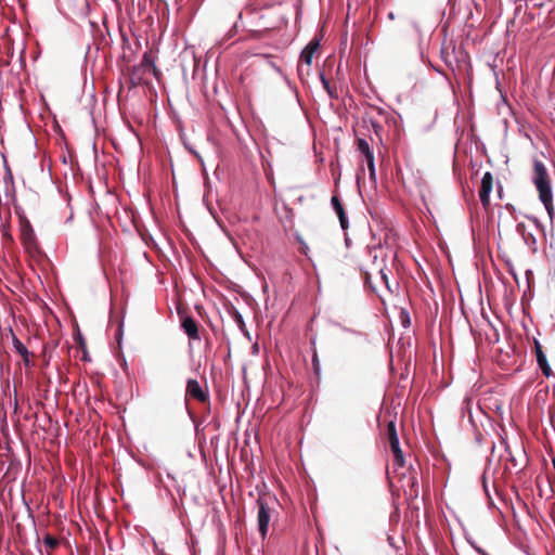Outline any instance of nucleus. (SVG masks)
Returning a JSON list of instances; mask_svg holds the SVG:
<instances>
[{"label": "nucleus", "instance_id": "obj_17", "mask_svg": "<svg viewBox=\"0 0 555 555\" xmlns=\"http://www.w3.org/2000/svg\"><path fill=\"white\" fill-rule=\"evenodd\" d=\"M478 195H479L480 203L486 208V173L483 175V177L480 180Z\"/></svg>", "mask_w": 555, "mask_h": 555}, {"label": "nucleus", "instance_id": "obj_6", "mask_svg": "<svg viewBox=\"0 0 555 555\" xmlns=\"http://www.w3.org/2000/svg\"><path fill=\"white\" fill-rule=\"evenodd\" d=\"M507 347H508L507 351H503V349L500 347H491V349H490V353H491L493 361H495L498 363V365L504 370L508 369L514 361L512 348H511V346H507Z\"/></svg>", "mask_w": 555, "mask_h": 555}, {"label": "nucleus", "instance_id": "obj_10", "mask_svg": "<svg viewBox=\"0 0 555 555\" xmlns=\"http://www.w3.org/2000/svg\"><path fill=\"white\" fill-rule=\"evenodd\" d=\"M534 353L537 357L538 365L541 369L542 373L546 377L551 376V374H552L551 366L548 365L546 356L544 354V352L542 350L541 344L537 339H534Z\"/></svg>", "mask_w": 555, "mask_h": 555}, {"label": "nucleus", "instance_id": "obj_26", "mask_svg": "<svg viewBox=\"0 0 555 555\" xmlns=\"http://www.w3.org/2000/svg\"><path fill=\"white\" fill-rule=\"evenodd\" d=\"M481 275H482L483 281H486V266L485 264H482V268H481Z\"/></svg>", "mask_w": 555, "mask_h": 555}, {"label": "nucleus", "instance_id": "obj_11", "mask_svg": "<svg viewBox=\"0 0 555 555\" xmlns=\"http://www.w3.org/2000/svg\"><path fill=\"white\" fill-rule=\"evenodd\" d=\"M12 343L15 351L23 358V362L25 366L30 365V352L28 349L22 344V341L12 333Z\"/></svg>", "mask_w": 555, "mask_h": 555}, {"label": "nucleus", "instance_id": "obj_21", "mask_svg": "<svg viewBox=\"0 0 555 555\" xmlns=\"http://www.w3.org/2000/svg\"><path fill=\"white\" fill-rule=\"evenodd\" d=\"M339 218V221H340V225L343 229H347L348 228V223H347V217L346 215L344 216H340L338 217Z\"/></svg>", "mask_w": 555, "mask_h": 555}, {"label": "nucleus", "instance_id": "obj_15", "mask_svg": "<svg viewBox=\"0 0 555 555\" xmlns=\"http://www.w3.org/2000/svg\"><path fill=\"white\" fill-rule=\"evenodd\" d=\"M320 78H321L322 85H323L324 89L326 90L327 94L330 95V98L337 99L338 94H337L336 87L331 86L330 81L325 78V76L323 74L320 75Z\"/></svg>", "mask_w": 555, "mask_h": 555}, {"label": "nucleus", "instance_id": "obj_18", "mask_svg": "<svg viewBox=\"0 0 555 555\" xmlns=\"http://www.w3.org/2000/svg\"><path fill=\"white\" fill-rule=\"evenodd\" d=\"M332 205L338 217L346 215L344 206L337 196L332 197Z\"/></svg>", "mask_w": 555, "mask_h": 555}, {"label": "nucleus", "instance_id": "obj_5", "mask_svg": "<svg viewBox=\"0 0 555 555\" xmlns=\"http://www.w3.org/2000/svg\"><path fill=\"white\" fill-rule=\"evenodd\" d=\"M320 42L317 39H313L308 43V46L302 50L300 55V62L298 64V73L301 75L304 73V65H306V73H309V68L312 64L313 56L315 52L319 50Z\"/></svg>", "mask_w": 555, "mask_h": 555}, {"label": "nucleus", "instance_id": "obj_3", "mask_svg": "<svg viewBox=\"0 0 555 555\" xmlns=\"http://www.w3.org/2000/svg\"><path fill=\"white\" fill-rule=\"evenodd\" d=\"M278 504L276 498L271 493H260L257 499L258 514V529L262 537L266 538L269 524L271 520L272 512L274 511L275 505Z\"/></svg>", "mask_w": 555, "mask_h": 555}, {"label": "nucleus", "instance_id": "obj_27", "mask_svg": "<svg viewBox=\"0 0 555 555\" xmlns=\"http://www.w3.org/2000/svg\"><path fill=\"white\" fill-rule=\"evenodd\" d=\"M490 330H492V331H493V335H494V336H495V338L498 339V332H496V330H495L492 325L490 326Z\"/></svg>", "mask_w": 555, "mask_h": 555}, {"label": "nucleus", "instance_id": "obj_13", "mask_svg": "<svg viewBox=\"0 0 555 555\" xmlns=\"http://www.w3.org/2000/svg\"><path fill=\"white\" fill-rule=\"evenodd\" d=\"M138 66H142V69L145 72L149 69L153 73L155 77H158L159 70L156 67L155 63L153 62L150 53L145 52L140 64Z\"/></svg>", "mask_w": 555, "mask_h": 555}, {"label": "nucleus", "instance_id": "obj_33", "mask_svg": "<svg viewBox=\"0 0 555 555\" xmlns=\"http://www.w3.org/2000/svg\"><path fill=\"white\" fill-rule=\"evenodd\" d=\"M478 552L482 555H485V552L481 548H478Z\"/></svg>", "mask_w": 555, "mask_h": 555}, {"label": "nucleus", "instance_id": "obj_24", "mask_svg": "<svg viewBox=\"0 0 555 555\" xmlns=\"http://www.w3.org/2000/svg\"><path fill=\"white\" fill-rule=\"evenodd\" d=\"M495 405V413H498L499 415H502V405L500 403H494Z\"/></svg>", "mask_w": 555, "mask_h": 555}, {"label": "nucleus", "instance_id": "obj_29", "mask_svg": "<svg viewBox=\"0 0 555 555\" xmlns=\"http://www.w3.org/2000/svg\"><path fill=\"white\" fill-rule=\"evenodd\" d=\"M402 322H403L404 325H406V324L409 325L410 324V320H409L408 317H405V319Z\"/></svg>", "mask_w": 555, "mask_h": 555}, {"label": "nucleus", "instance_id": "obj_34", "mask_svg": "<svg viewBox=\"0 0 555 555\" xmlns=\"http://www.w3.org/2000/svg\"><path fill=\"white\" fill-rule=\"evenodd\" d=\"M487 339L490 340V334L488 333Z\"/></svg>", "mask_w": 555, "mask_h": 555}, {"label": "nucleus", "instance_id": "obj_4", "mask_svg": "<svg viewBox=\"0 0 555 555\" xmlns=\"http://www.w3.org/2000/svg\"><path fill=\"white\" fill-rule=\"evenodd\" d=\"M385 436L388 440L390 450L393 454V464L398 467H403L405 464L402 450L399 444V438L397 434L396 424L393 421H389L385 430Z\"/></svg>", "mask_w": 555, "mask_h": 555}, {"label": "nucleus", "instance_id": "obj_28", "mask_svg": "<svg viewBox=\"0 0 555 555\" xmlns=\"http://www.w3.org/2000/svg\"><path fill=\"white\" fill-rule=\"evenodd\" d=\"M487 504H488V507H491V506H492L491 498H490V495H489V494H488V501H487Z\"/></svg>", "mask_w": 555, "mask_h": 555}, {"label": "nucleus", "instance_id": "obj_2", "mask_svg": "<svg viewBox=\"0 0 555 555\" xmlns=\"http://www.w3.org/2000/svg\"><path fill=\"white\" fill-rule=\"evenodd\" d=\"M20 238L23 247L26 253L35 260L39 261L43 257V253L40 249L38 244L35 231L29 222V220L25 217V215L20 214Z\"/></svg>", "mask_w": 555, "mask_h": 555}, {"label": "nucleus", "instance_id": "obj_7", "mask_svg": "<svg viewBox=\"0 0 555 555\" xmlns=\"http://www.w3.org/2000/svg\"><path fill=\"white\" fill-rule=\"evenodd\" d=\"M185 395L186 397L193 398L202 403L208 402L209 400L207 391H205L201 387L199 383L193 378H190L186 383Z\"/></svg>", "mask_w": 555, "mask_h": 555}, {"label": "nucleus", "instance_id": "obj_14", "mask_svg": "<svg viewBox=\"0 0 555 555\" xmlns=\"http://www.w3.org/2000/svg\"><path fill=\"white\" fill-rule=\"evenodd\" d=\"M373 263L375 264L374 271L379 275V279L384 282L385 286L390 293H393L395 291L391 288L387 274L385 272V269L383 266L377 263V257L374 256Z\"/></svg>", "mask_w": 555, "mask_h": 555}, {"label": "nucleus", "instance_id": "obj_19", "mask_svg": "<svg viewBox=\"0 0 555 555\" xmlns=\"http://www.w3.org/2000/svg\"><path fill=\"white\" fill-rule=\"evenodd\" d=\"M361 273L364 279V283L372 289L375 291V286L371 282L372 271H370L366 267L361 268Z\"/></svg>", "mask_w": 555, "mask_h": 555}, {"label": "nucleus", "instance_id": "obj_1", "mask_svg": "<svg viewBox=\"0 0 555 555\" xmlns=\"http://www.w3.org/2000/svg\"><path fill=\"white\" fill-rule=\"evenodd\" d=\"M532 182L539 193V199L544 205L552 222L555 215V208L553 205L551 179L544 164L539 159L533 160Z\"/></svg>", "mask_w": 555, "mask_h": 555}, {"label": "nucleus", "instance_id": "obj_30", "mask_svg": "<svg viewBox=\"0 0 555 555\" xmlns=\"http://www.w3.org/2000/svg\"><path fill=\"white\" fill-rule=\"evenodd\" d=\"M478 408L480 409V411H481L483 414L486 413L480 402H478Z\"/></svg>", "mask_w": 555, "mask_h": 555}, {"label": "nucleus", "instance_id": "obj_22", "mask_svg": "<svg viewBox=\"0 0 555 555\" xmlns=\"http://www.w3.org/2000/svg\"><path fill=\"white\" fill-rule=\"evenodd\" d=\"M480 482H481L482 489L486 491V469L482 472V474L480 476Z\"/></svg>", "mask_w": 555, "mask_h": 555}, {"label": "nucleus", "instance_id": "obj_32", "mask_svg": "<svg viewBox=\"0 0 555 555\" xmlns=\"http://www.w3.org/2000/svg\"><path fill=\"white\" fill-rule=\"evenodd\" d=\"M480 313H481V315H482V317L485 315V309H483V307H480Z\"/></svg>", "mask_w": 555, "mask_h": 555}, {"label": "nucleus", "instance_id": "obj_8", "mask_svg": "<svg viewBox=\"0 0 555 555\" xmlns=\"http://www.w3.org/2000/svg\"><path fill=\"white\" fill-rule=\"evenodd\" d=\"M145 70L142 66L134 65L128 69L127 83L130 89L140 86L144 80Z\"/></svg>", "mask_w": 555, "mask_h": 555}, {"label": "nucleus", "instance_id": "obj_20", "mask_svg": "<svg viewBox=\"0 0 555 555\" xmlns=\"http://www.w3.org/2000/svg\"><path fill=\"white\" fill-rule=\"evenodd\" d=\"M366 164H367L370 177L372 179H375L376 172H375L374 158L366 160Z\"/></svg>", "mask_w": 555, "mask_h": 555}, {"label": "nucleus", "instance_id": "obj_9", "mask_svg": "<svg viewBox=\"0 0 555 555\" xmlns=\"http://www.w3.org/2000/svg\"><path fill=\"white\" fill-rule=\"evenodd\" d=\"M181 327L190 339L198 340L201 338L197 322L192 317H183Z\"/></svg>", "mask_w": 555, "mask_h": 555}, {"label": "nucleus", "instance_id": "obj_16", "mask_svg": "<svg viewBox=\"0 0 555 555\" xmlns=\"http://www.w3.org/2000/svg\"><path fill=\"white\" fill-rule=\"evenodd\" d=\"M43 543L50 550H55L59 546L60 541L55 537L51 535L50 533H47L43 537Z\"/></svg>", "mask_w": 555, "mask_h": 555}, {"label": "nucleus", "instance_id": "obj_12", "mask_svg": "<svg viewBox=\"0 0 555 555\" xmlns=\"http://www.w3.org/2000/svg\"><path fill=\"white\" fill-rule=\"evenodd\" d=\"M356 144H357V150L361 154H363L365 162L374 158V153H373L367 140H365L363 138H357Z\"/></svg>", "mask_w": 555, "mask_h": 555}, {"label": "nucleus", "instance_id": "obj_31", "mask_svg": "<svg viewBox=\"0 0 555 555\" xmlns=\"http://www.w3.org/2000/svg\"><path fill=\"white\" fill-rule=\"evenodd\" d=\"M3 236H4V237H7V238H9V240H11V238H12V237H11V235H10L9 233H4V235H3Z\"/></svg>", "mask_w": 555, "mask_h": 555}, {"label": "nucleus", "instance_id": "obj_25", "mask_svg": "<svg viewBox=\"0 0 555 555\" xmlns=\"http://www.w3.org/2000/svg\"><path fill=\"white\" fill-rule=\"evenodd\" d=\"M235 319L238 323H242L243 324V319H242V315L240 313H235Z\"/></svg>", "mask_w": 555, "mask_h": 555}, {"label": "nucleus", "instance_id": "obj_23", "mask_svg": "<svg viewBox=\"0 0 555 555\" xmlns=\"http://www.w3.org/2000/svg\"><path fill=\"white\" fill-rule=\"evenodd\" d=\"M492 190V176L490 172H488V195L490 194Z\"/></svg>", "mask_w": 555, "mask_h": 555}]
</instances>
